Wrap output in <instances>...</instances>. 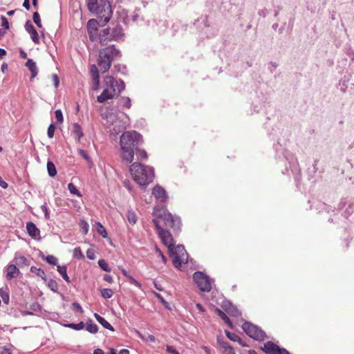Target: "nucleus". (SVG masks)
<instances>
[{"label": "nucleus", "mask_w": 354, "mask_h": 354, "mask_svg": "<svg viewBox=\"0 0 354 354\" xmlns=\"http://www.w3.org/2000/svg\"><path fill=\"white\" fill-rule=\"evenodd\" d=\"M32 19H33L34 23L37 26L38 28H42L40 15L38 12H35L33 13Z\"/></svg>", "instance_id": "obj_43"}, {"label": "nucleus", "mask_w": 354, "mask_h": 354, "mask_svg": "<svg viewBox=\"0 0 354 354\" xmlns=\"http://www.w3.org/2000/svg\"><path fill=\"white\" fill-rule=\"evenodd\" d=\"M153 219L163 222V226L171 228L174 232H178L181 227L180 217L173 216L165 207L156 206L153 208Z\"/></svg>", "instance_id": "obj_5"}, {"label": "nucleus", "mask_w": 354, "mask_h": 354, "mask_svg": "<svg viewBox=\"0 0 354 354\" xmlns=\"http://www.w3.org/2000/svg\"><path fill=\"white\" fill-rule=\"evenodd\" d=\"M26 230L29 236L32 239H36L40 234L39 228L31 221L26 223Z\"/></svg>", "instance_id": "obj_18"}, {"label": "nucleus", "mask_w": 354, "mask_h": 354, "mask_svg": "<svg viewBox=\"0 0 354 354\" xmlns=\"http://www.w3.org/2000/svg\"><path fill=\"white\" fill-rule=\"evenodd\" d=\"M193 279L201 291L209 292L212 290V279L203 272H195Z\"/></svg>", "instance_id": "obj_10"}, {"label": "nucleus", "mask_w": 354, "mask_h": 354, "mask_svg": "<svg viewBox=\"0 0 354 354\" xmlns=\"http://www.w3.org/2000/svg\"><path fill=\"white\" fill-rule=\"evenodd\" d=\"M103 279L105 281H107L110 283L113 282V277L110 274H104Z\"/></svg>", "instance_id": "obj_61"}, {"label": "nucleus", "mask_w": 354, "mask_h": 354, "mask_svg": "<svg viewBox=\"0 0 354 354\" xmlns=\"http://www.w3.org/2000/svg\"><path fill=\"white\" fill-rule=\"evenodd\" d=\"M23 6L27 10H29L30 9V0H24L23 3Z\"/></svg>", "instance_id": "obj_64"}, {"label": "nucleus", "mask_w": 354, "mask_h": 354, "mask_svg": "<svg viewBox=\"0 0 354 354\" xmlns=\"http://www.w3.org/2000/svg\"><path fill=\"white\" fill-rule=\"evenodd\" d=\"M72 134L74 136V137L80 141V139L83 136V131L82 129L81 126L78 123H74L73 124V129H72Z\"/></svg>", "instance_id": "obj_23"}, {"label": "nucleus", "mask_w": 354, "mask_h": 354, "mask_svg": "<svg viewBox=\"0 0 354 354\" xmlns=\"http://www.w3.org/2000/svg\"><path fill=\"white\" fill-rule=\"evenodd\" d=\"M66 270H67V268L66 266H57V272L62 275V277H63V279L68 283H71V280H70V278L68 276L67 274V272H66Z\"/></svg>", "instance_id": "obj_27"}, {"label": "nucleus", "mask_w": 354, "mask_h": 354, "mask_svg": "<svg viewBox=\"0 0 354 354\" xmlns=\"http://www.w3.org/2000/svg\"><path fill=\"white\" fill-rule=\"evenodd\" d=\"M94 317L96 320L106 329L111 331H114V328L109 323L104 317L98 315L97 313L94 314Z\"/></svg>", "instance_id": "obj_22"}, {"label": "nucleus", "mask_w": 354, "mask_h": 354, "mask_svg": "<svg viewBox=\"0 0 354 354\" xmlns=\"http://www.w3.org/2000/svg\"><path fill=\"white\" fill-rule=\"evenodd\" d=\"M129 170L134 180L142 186L148 185L154 178L153 168L145 167L140 162H133Z\"/></svg>", "instance_id": "obj_4"}, {"label": "nucleus", "mask_w": 354, "mask_h": 354, "mask_svg": "<svg viewBox=\"0 0 354 354\" xmlns=\"http://www.w3.org/2000/svg\"><path fill=\"white\" fill-rule=\"evenodd\" d=\"M268 13V11L266 8L261 9L259 10L258 14L260 16H262L263 17H266L267 14Z\"/></svg>", "instance_id": "obj_62"}, {"label": "nucleus", "mask_w": 354, "mask_h": 354, "mask_svg": "<svg viewBox=\"0 0 354 354\" xmlns=\"http://www.w3.org/2000/svg\"><path fill=\"white\" fill-rule=\"evenodd\" d=\"M114 69L118 72L120 73L122 75H127V68L125 65H121L120 64H115L114 66Z\"/></svg>", "instance_id": "obj_40"}, {"label": "nucleus", "mask_w": 354, "mask_h": 354, "mask_svg": "<svg viewBox=\"0 0 354 354\" xmlns=\"http://www.w3.org/2000/svg\"><path fill=\"white\" fill-rule=\"evenodd\" d=\"M86 330L91 334H95L98 331V326L91 319H88L86 322Z\"/></svg>", "instance_id": "obj_26"}, {"label": "nucleus", "mask_w": 354, "mask_h": 354, "mask_svg": "<svg viewBox=\"0 0 354 354\" xmlns=\"http://www.w3.org/2000/svg\"><path fill=\"white\" fill-rule=\"evenodd\" d=\"M64 326L75 330H80L84 328L85 324L83 322H80L78 324L71 323L65 324Z\"/></svg>", "instance_id": "obj_34"}, {"label": "nucleus", "mask_w": 354, "mask_h": 354, "mask_svg": "<svg viewBox=\"0 0 354 354\" xmlns=\"http://www.w3.org/2000/svg\"><path fill=\"white\" fill-rule=\"evenodd\" d=\"M138 160H147L148 158L146 151L142 149V147H138V149L135 151Z\"/></svg>", "instance_id": "obj_29"}, {"label": "nucleus", "mask_w": 354, "mask_h": 354, "mask_svg": "<svg viewBox=\"0 0 354 354\" xmlns=\"http://www.w3.org/2000/svg\"><path fill=\"white\" fill-rule=\"evenodd\" d=\"M242 328L249 337L255 340L261 342L268 338L261 328L250 322H245L242 325Z\"/></svg>", "instance_id": "obj_8"}, {"label": "nucleus", "mask_w": 354, "mask_h": 354, "mask_svg": "<svg viewBox=\"0 0 354 354\" xmlns=\"http://www.w3.org/2000/svg\"><path fill=\"white\" fill-rule=\"evenodd\" d=\"M14 261L18 266L20 267L29 265L28 259L24 256L15 257Z\"/></svg>", "instance_id": "obj_31"}, {"label": "nucleus", "mask_w": 354, "mask_h": 354, "mask_svg": "<svg viewBox=\"0 0 354 354\" xmlns=\"http://www.w3.org/2000/svg\"><path fill=\"white\" fill-rule=\"evenodd\" d=\"M73 257L79 260L84 259L80 248L77 247L73 250Z\"/></svg>", "instance_id": "obj_42"}, {"label": "nucleus", "mask_w": 354, "mask_h": 354, "mask_svg": "<svg viewBox=\"0 0 354 354\" xmlns=\"http://www.w3.org/2000/svg\"><path fill=\"white\" fill-rule=\"evenodd\" d=\"M167 351L172 354H179V352L171 346H167Z\"/></svg>", "instance_id": "obj_60"}, {"label": "nucleus", "mask_w": 354, "mask_h": 354, "mask_svg": "<svg viewBox=\"0 0 354 354\" xmlns=\"http://www.w3.org/2000/svg\"><path fill=\"white\" fill-rule=\"evenodd\" d=\"M216 313L217 315L222 319V320L228 325L231 328H233V324L230 318L227 316V315L223 312L221 309L216 308Z\"/></svg>", "instance_id": "obj_24"}, {"label": "nucleus", "mask_w": 354, "mask_h": 354, "mask_svg": "<svg viewBox=\"0 0 354 354\" xmlns=\"http://www.w3.org/2000/svg\"><path fill=\"white\" fill-rule=\"evenodd\" d=\"M0 187L3 189H6L8 187V184L2 179L1 176H0Z\"/></svg>", "instance_id": "obj_63"}, {"label": "nucleus", "mask_w": 354, "mask_h": 354, "mask_svg": "<svg viewBox=\"0 0 354 354\" xmlns=\"http://www.w3.org/2000/svg\"><path fill=\"white\" fill-rule=\"evenodd\" d=\"M88 10L95 14L101 26H105L111 19L113 10L108 0H86Z\"/></svg>", "instance_id": "obj_2"}, {"label": "nucleus", "mask_w": 354, "mask_h": 354, "mask_svg": "<svg viewBox=\"0 0 354 354\" xmlns=\"http://www.w3.org/2000/svg\"><path fill=\"white\" fill-rule=\"evenodd\" d=\"M139 335L142 339L146 342H155L156 340L155 336L151 334H148L147 336H143L140 333H139Z\"/></svg>", "instance_id": "obj_49"}, {"label": "nucleus", "mask_w": 354, "mask_h": 354, "mask_svg": "<svg viewBox=\"0 0 354 354\" xmlns=\"http://www.w3.org/2000/svg\"><path fill=\"white\" fill-rule=\"evenodd\" d=\"M41 257L42 259H45L46 261L50 264V265H53V266H59L57 263H58V260L57 259L53 256V255H48L47 257H46L44 258V256L41 254Z\"/></svg>", "instance_id": "obj_35"}, {"label": "nucleus", "mask_w": 354, "mask_h": 354, "mask_svg": "<svg viewBox=\"0 0 354 354\" xmlns=\"http://www.w3.org/2000/svg\"><path fill=\"white\" fill-rule=\"evenodd\" d=\"M24 27H25L26 30L28 33L30 32H31L32 30H33L34 29H35L30 20H27Z\"/></svg>", "instance_id": "obj_55"}, {"label": "nucleus", "mask_w": 354, "mask_h": 354, "mask_svg": "<svg viewBox=\"0 0 354 354\" xmlns=\"http://www.w3.org/2000/svg\"><path fill=\"white\" fill-rule=\"evenodd\" d=\"M73 307L76 309L77 311H79L80 313H83L84 310L81 306V305L77 302H73L72 304Z\"/></svg>", "instance_id": "obj_57"}, {"label": "nucleus", "mask_w": 354, "mask_h": 354, "mask_svg": "<svg viewBox=\"0 0 354 354\" xmlns=\"http://www.w3.org/2000/svg\"><path fill=\"white\" fill-rule=\"evenodd\" d=\"M100 293L104 299H110L113 295V292L111 288H103L100 290Z\"/></svg>", "instance_id": "obj_39"}, {"label": "nucleus", "mask_w": 354, "mask_h": 354, "mask_svg": "<svg viewBox=\"0 0 354 354\" xmlns=\"http://www.w3.org/2000/svg\"><path fill=\"white\" fill-rule=\"evenodd\" d=\"M0 297H1L3 303L5 304H8L10 301V295L8 287L6 286L5 288H0Z\"/></svg>", "instance_id": "obj_28"}, {"label": "nucleus", "mask_w": 354, "mask_h": 354, "mask_svg": "<svg viewBox=\"0 0 354 354\" xmlns=\"http://www.w3.org/2000/svg\"><path fill=\"white\" fill-rule=\"evenodd\" d=\"M47 171L49 176L54 177L57 174L55 165L52 161L48 160L47 162Z\"/></svg>", "instance_id": "obj_30"}, {"label": "nucleus", "mask_w": 354, "mask_h": 354, "mask_svg": "<svg viewBox=\"0 0 354 354\" xmlns=\"http://www.w3.org/2000/svg\"><path fill=\"white\" fill-rule=\"evenodd\" d=\"M127 218L129 223L131 225L136 224L137 221V216L132 210H129L127 214Z\"/></svg>", "instance_id": "obj_36"}, {"label": "nucleus", "mask_w": 354, "mask_h": 354, "mask_svg": "<svg viewBox=\"0 0 354 354\" xmlns=\"http://www.w3.org/2000/svg\"><path fill=\"white\" fill-rule=\"evenodd\" d=\"M103 87L108 88L118 97L119 94L125 88V84L122 80H120V82H118L112 76L108 75L104 79Z\"/></svg>", "instance_id": "obj_11"}, {"label": "nucleus", "mask_w": 354, "mask_h": 354, "mask_svg": "<svg viewBox=\"0 0 354 354\" xmlns=\"http://www.w3.org/2000/svg\"><path fill=\"white\" fill-rule=\"evenodd\" d=\"M129 281L130 283L133 284V285L136 286L137 287H140L141 286L140 283L138 282L137 280H136L132 276H131L129 278Z\"/></svg>", "instance_id": "obj_59"}, {"label": "nucleus", "mask_w": 354, "mask_h": 354, "mask_svg": "<svg viewBox=\"0 0 354 354\" xmlns=\"http://www.w3.org/2000/svg\"><path fill=\"white\" fill-rule=\"evenodd\" d=\"M216 341L218 344L223 348V354H236L234 348L227 342H224L220 337H217Z\"/></svg>", "instance_id": "obj_17"}, {"label": "nucleus", "mask_w": 354, "mask_h": 354, "mask_svg": "<svg viewBox=\"0 0 354 354\" xmlns=\"http://www.w3.org/2000/svg\"><path fill=\"white\" fill-rule=\"evenodd\" d=\"M99 39L102 46H109V42L111 41H122L124 40L123 28L119 24L113 28H104L99 33Z\"/></svg>", "instance_id": "obj_6"}, {"label": "nucleus", "mask_w": 354, "mask_h": 354, "mask_svg": "<svg viewBox=\"0 0 354 354\" xmlns=\"http://www.w3.org/2000/svg\"><path fill=\"white\" fill-rule=\"evenodd\" d=\"M78 153L82 157L84 158L88 162H91V158L88 156V153H86V151L83 150V149H78Z\"/></svg>", "instance_id": "obj_53"}, {"label": "nucleus", "mask_w": 354, "mask_h": 354, "mask_svg": "<svg viewBox=\"0 0 354 354\" xmlns=\"http://www.w3.org/2000/svg\"><path fill=\"white\" fill-rule=\"evenodd\" d=\"M152 222L155 225L162 243L167 247L169 252L170 249H172L174 246V239L171 234L168 230L163 228L157 219H153Z\"/></svg>", "instance_id": "obj_9"}, {"label": "nucleus", "mask_w": 354, "mask_h": 354, "mask_svg": "<svg viewBox=\"0 0 354 354\" xmlns=\"http://www.w3.org/2000/svg\"><path fill=\"white\" fill-rule=\"evenodd\" d=\"M97 263L102 270L107 272H110L111 271V268L109 266L108 263L104 259H100Z\"/></svg>", "instance_id": "obj_38"}, {"label": "nucleus", "mask_w": 354, "mask_h": 354, "mask_svg": "<svg viewBox=\"0 0 354 354\" xmlns=\"http://www.w3.org/2000/svg\"><path fill=\"white\" fill-rule=\"evenodd\" d=\"M144 140L142 136L135 131L124 132L120 137L121 158L127 164L131 163L134 158L135 151L138 147H142Z\"/></svg>", "instance_id": "obj_1"}, {"label": "nucleus", "mask_w": 354, "mask_h": 354, "mask_svg": "<svg viewBox=\"0 0 354 354\" xmlns=\"http://www.w3.org/2000/svg\"><path fill=\"white\" fill-rule=\"evenodd\" d=\"M99 26H101V23L95 19H91L87 22V32L89 39L92 41H94L97 39V36L98 35L97 28Z\"/></svg>", "instance_id": "obj_13"}, {"label": "nucleus", "mask_w": 354, "mask_h": 354, "mask_svg": "<svg viewBox=\"0 0 354 354\" xmlns=\"http://www.w3.org/2000/svg\"><path fill=\"white\" fill-rule=\"evenodd\" d=\"M225 333L227 338L233 342H236L239 336L236 333H231L227 330H225Z\"/></svg>", "instance_id": "obj_50"}, {"label": "nucleus", "mask_w": 354, "mask_h": 354, "mask_svg": "<svg viewBox=\"0 0 354 354\" xmlns=\"http://www.w3.org/2000/svg\"><path fill=\"white\" fill-rule=\"evenodd\" d=\"M68 189L69 192H71V194L77 195L78 196H82L81 194H80V192L77 189L76 186L75 185H73V183H70L68 185Z\"/></svg>", "instance_id": "obj_41"}, {"label": "nucleus", "mask_w": 354, "mask_h": 354, "mask_svg": "<svg viewBox=\"0 0 354 354\" xmlns=\"http://www.w3.org/2000/svg\"><path fill=\"white\" fill-rule=\"evenodd\" d=\"M41 209L42 212L44 214L45 218L46 220H49L50 219V212H49L48 208L47 207L46 203H44V204H43L41 206Z\"/></svg>", "instance_id": "obj_48"}, {"label": "nucleus", "mask_w": 354, "mask_h": 354, "mask_svg": "<svg viewBox=\"0 0 354 354\" xmlns=\"http://www.w3.org/2000/svg\"><path fill=\"white\" fill-rule=\"evenodd\" d=\"M119 102L125 108L130 109L131 106V100L129 97H121Z\"/></svg>", "instance_id": "obj_37"}, {"label": "nucleus", "mask_w": 354, "mask_h": 354, "mask_svg": "<svg viewBox=\"0 0 354 354\" xmlns=\"http://www.w3.org/2000/svg\"><path fill=\"white\" fill-rule=\"evenodd\" d=\"M152 194L156 200L161 203H165L167 200V194L166 190L160 185H156L152 189Z\"/></svg>", "instance_id": "obj_14"}, {"label": "nucleus", "mask_w": 354, "mask_h": 354, "mask_svg": "<svg viewBox=\"0 0 354 354\" xmlns=\"http://www.w3.org/2000/svg\"><path fill=\"white\" fill-rule=\"evenodd\" d=\"M122 57L121 51L115 45H109L99 50L97 65L102 73H105L110 68L112 62Z\"/></svg>", "instance_id": "obj_3"}, {"label": "nucleus", "mask_w": 354, "mask_h": 354, "mask_svg": "<svg viewBox=\"0 0 354 354\" xmlns=\"http://www.w3.org/2000/svg\"><path fill=\"white\" fill-rule=\"evenodd\" d=\"M12 347V344L9 347L7 346H0V354H12L11 351V348Z\"/></svg>", "instance_id": "obj_46"}, {"label": "nucleus", "mask_w": 354, "mask_h": 354, "mask_svg": "<svg viewBox=\"0 0 354 354\" xmlns=\"http://www.w3.org/2000/svg\"><path fill=\"white\" fill-rule=\"evenodd\" d=\"M114 97H116V95L111 93V91L108 90V88L104 87L102 93L97 96V101L100 103H103L106 100H111Z\"/></svg>", "instance_id": "obj_19"}, {"label": "nucleus", "mask_w": 354, "mask_h": 354, "mask_svg": "<svg viewBox=\"0 0 354 354\" xmlns=\"http://www.w3.org/2000/svg\"><path fill=\"white\" fill-rule=\"evenodd\" d=\"M46 283L47 286L54 292H57L58 291V284L57 281L53 279H48Z\"/></svg>", "instance_id": "obj_33"}, {"label": "nucleus", "mask_w": 354, "mask_h": 354, "mask_svg": "<svg viewBox=\"0 0 354 354\" xmlns=\"http://www.w3.org/2000/svg\"><path fill=\"white\" fill-rule=\"evenodd\" d=\"M155 295L166 308L170 309L168 302L165 300L162 296H161L159 293L156 292H155Z\"/></svg>", "instance_id": "obj_51"}, {"label": "nucleus", "mask_w": 354, "mask_h": 354, "mask_svg": "<svg viewBox=\"0 0 354 354\" xmlns=\"http://www.w3.org/2000/svg\"><path fill=\"white\" fill-rule=\"evenodd\" d=\"M1 26L3 28H4V29H8L9 28V22L7 19V18L5 17V16H1Z\"/></svg>", "instance_id": "obj_56"}, {"label": "nucleus", "mask_w": 354, "mask_h": 354, "mask_svg": "<svg viewBox=\"0 0 354 354\" xmlns=\"http://www.w3.org/2000/svg\"><path fill=\"white\" fill-rule=\"evenodd\" d=\"M30 272L35 273L37 276L41 277L44 281H47V277L44 270L35 266H31Z\"/></svg>", "instance_id": "obj_25"}, {"label": "nucleus", "mask_w": 354, "mask_h": 354, "mask_svg": "<svg viewBox=\"0 0 354 354\" xmlns=\"http://www.w3.org/2000/svg\"><path fill=\"white\" fill-rule=\"evenodd\" d=\"M261 350L266 354H289V351L286 348H280L271 341L266 342Z\"/></svg>", "instance_id": "obj_12"}, {"label": "nucleus", "mask_w": 354, "mask_h": 354, "mask_svg": "<svg viewBox=\"0 0 354 354\" xmlns=\"http://www.w3.org/2000/svg\"><path fill=\"white\" fill-rule=\"evenodd\" d=\"M6 278L8 281H10L18 277L20 273L19 268L14 264H9L6 267Z\"/></svg>", "instance_id": "obj_16"}, {"label": "nucleus", "mask_w": 354, "mask_h": 354, "mask_svg": "<svg viewBox=\"0 0 354 354\" xmlns=\"http://www.w3.org/2000/svg\"><path fill=\"white\" fill-rule=\"evenodd\" d=\"M169 257L172 259L174 266L180 268L183 263L188 261V254L183 245H175L169 252Z\"/></svg>", "instance_id": "obj_7"}, {"label": "nucleus", "mask_w": 354, "mask_h": 354, "mask_svg": "<svg viewBox=\"0 0 354 354\" xmlns=\"http://www.w3.org/2000/svg\"><path fill=\"white\" fill-rule=\"evenodd\" d=\"M26 66L28 68V70L31 73L30 81L35 78L38 74V68L37 67V64L32 59H28Z\"/></svg>", "instance_id": "obj_21"}, {"label": "nucleus", "mask_w": 354, "mask_h": 354, "mask_svg": "<svg viewBox=\"0 0 354 354\" xmlns=\"http://www.w3.org/2000/svg\"><path fill=\"white\" fill-rule=\"evenodd\" d=\"M224 310L233 317H239L241 315V312L238 310V308L233 305L231 302H227V304L223 305Z\"/></svg>", "instance_id": "obj_20"}, {"label": "nucleus", "mask_w": 354, "mask_h": 354, "mask_svg": "<svg viewBox=\"0 0 354 354\" xmlns=\"http://www.w3.org/2000/svg\"><path fill=\"white\" fill-rule=\"evenodd\" d=\"M90 73L93 80V90L97 91L100 86V75L96 65L93 64L91 66Z\"/></svg>", "instance_id": "obj_15"}, {"label": "nucleus", "mask_w": 354, "mask_h": 354, "mask_svg": "<svg viewBox=\"0 0 354 354\" xmlns=\"http://www.w3.org/2000/svg\"><path fill=\"white\" fill-rule=\"evenodd\" d=\"M80 226L81 227L82 234H86L88 233L89 227L88 223L84 220H81L80 223Z\"/></svg>", "instance_id": "obj_44"}, {"label": "nucleus", "mask_w": 354, "mask_h": 354, "mask_svg": "<svg viewBox=\"0 0 354 354\" xmlns=\"http://www.w3.org/2000/svg\"><path fill=\"white\" fill-rule=\"evenodd\" d=\"M55 118L58 122L62 123L64 120L62 112L60 109H57L55 112Z\"/></svg>", "instance_id": "obj_52"}, {"label": "nucleus", "mask_w": 354, "mask_h": 354, "mask_svg": "<svg viewBox=\"0 0 354 354\" xmlns=\"http://www.w3.org/2000/svg\"><path fill=\"white\" fill-rule=\"evenodd\" d=\"M30 35V37L32 40V41L35 43V44H39V35H38V32L36 30V29H34L33 30H32L31 32H29Z\"/></svg>", "instance_id": "obj_45"}, {"label": "nucleus", "mask_w": 354, "mask_h": 354, "mask_svg": "<svg viewBox=\"0 0 354 354\" xmlns=\"http://www.w3.org/2000/svg\"><path fill=\"white\" fill-rule=\"evenodd\" d=\"M96 230L97 233L101 235L103 238H106L108 234L105 227L100 222L95 223Z\"/></svg>", "instance_id": "obj_32"}, {"label": "nucleus", "mask_w": 354, "mask_h": 354, "mask_svg": "<svg viewBox=\"0 0 354 354\" xmlns=\"http://www.w3.org/2000/svg\"><path fill=\"white\" fill-rule=\"evenodd\" d=\"M52 77H53V84H54L55 87L57 88L59 84V80L58 76L56 74H53Z\"/></svg>", "instance_id": "obj_58"}, {"label": "nucleus", "mask_w": 354, "mask_h": 354, "mask_svg": "<svg viewBox=\"0 0 354 354\" xmlns=\"http://www.w3.org/2000/svg\"><path fill=\"white\" fill-rule=\"evenodd\" d=\"M56 127L53 123H51L47 130V136L49 138H53L55 134Z\"/></svg>", "instance_id": "obj_47"}, {"label": "nucleus", "mask_w": 354, "mask_h": 354, "mask_svg": "<svg viewBox=\"0 0 354 354\" xmlns=\"http://www.w3.org/2000/svg\"><path fill=\"white\" fill-rule=\"evenodd\" d=\"M86 257L90 260H93L95 259V252L93 249L89 248L86 250Z\"/></svg>", "instance_id": "obj_54"}]
</instances>
